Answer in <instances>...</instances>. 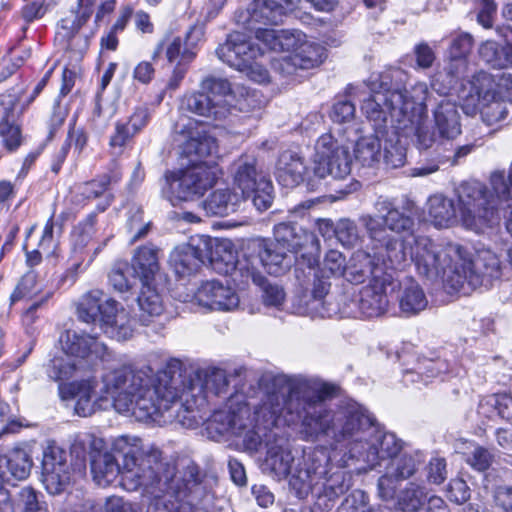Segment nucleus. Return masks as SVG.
Segmentation results:
<instances>
[{
	"label": "nucleus",
	"instance_id": "obj_44",
	"mask_svg": "<svg viewBox=\"0 0 512 512\" xmlns=\"http://www.w3.org/2000/svg\"><path fill=\"white\" fill-rule=\"evenodd\" d=\"M251 279L253 283L263 286L262 299L266 306L280 307L285 299V292L282 287L276 284L266 283L265 278L255 271H247L246 279Z\"/></svg>",
	"mask_w": 512,
	"mask_h": 512
},
{
	"label": "nucleus",
	"instance_id": "obj_6",
	"mask_svg": "<svg viewBox=\"0 0 512 512\" xmlns=\"http://www.w3.org/2000/svg\"><path fill=\"white\" fill-rule=\"evenodd\" d=\"M414 206L412 201H407L399 209L389 199L379 197L374 205L379 215L366 214L360 218L371 242L384 250L383 261L387 268L400 270L407 265L411 240L399 235L413 230Z\"/></svg>",
	"mask_w": 512,
	"mask_h": 512
},
{
	"label": "nucleus",
	"instance_id": "obj_38",
	"mask_svg": "<svg viewBox=\"0 0 512 512\" xmlns=\"http://www.w3.org/2000/svg\"><path fill=\"white\" fill-rule=\"evenodd\" d=\"M183 150L188 155L202 158L216 154L218 152V145L213 136L208 134L202 127H199L189 133Z\"/></svg>",
	"mask_w": 512,
	"mask_h": 512
},
{
	"label": "nucleus",
	"instance_id": "obj_42",
	"mask_svg": "<svg viewBox=\"0 0 512 512\" xmlns=\"http://www.w3.org/2000/svg\"><path fill=\"white\" fill-rule=\"evenodd\" d=\"M491 189L489 192L494 197V203L497 204L498 209L503 203L512 201V163L509 166L507 173L503 171H495L490 177Z\"/></svg>",
	"mask_w": 512,
	"mask_h": 512
},
{
	"label": "nucleus",
	"instance_id": "obj_39",
	"mask_svg": "<svg viewBox=\"0 0 512 512\" xmlns=\"http://www.w3.org/2000/svg\"><path fill=\"white\" fill-rule=\"evenodd\" d=\"M201 90L211 96L213 102L225 104L228 116L232 114L234 86L227 79L209 76L201 82Z\"/></svg>",
	"mask_w": 512,
	"mask_h": 512
},
{
	"label": "nucleus",
	"instance_id": "obj_46",
	"mask_svg": "<svg viewBox=\"0 0 512 512\" xmlns=\"http://www.w3.org/2000/svg\"><path fill=\"white\" fill-rule=\"evenodd\" d=\"M426 499L424 488L411 483L398 498V508L404 512H418Z\"/></svg>",
	"mask_w": 512,
	"mask_h": 512
},
{
	"label": "nucleus",
	"instance_id": "obj_31",
	"mask_svg": "<svg viewBox=\"0 0 512 512\" xmlns=\"http://www.w3.org/2000/svg\"><path fill=\"white\" fill-rule=\"evenodd\" d=\"M241 202L238 192L223 188L213 191L202 202V207L209 216L223 217L236 212Z\"/></svg>",
	"mask_w": 512,
	"mask_h": 512
},
{
	"label": "nucleus",
	"instance_id": "obj_61",
	"mask_svg": "<svg viewBox=\"0 0 512 512\" xmlns=\"http://www.w3.org/2000/svg\"><path fill=\"white\" fill-rule=\"evenodd\" d=\"M490 75L494 83L492 87L493 94L500 99L512 102V74L503 72Z\"/></svg>",
	"mask_w": 512,
	"mask_h": 512
},
{
	"label": "nucleus",
	"instance_id": "obj_28",
	"mask_svg": "<svg viewBox=\"0 0 512 512\" xmlns=\"http://www.w3.org/2000/svg\"><path fill=\"white\" fill-rule=\"evenodd\" d=\"M306 166L303 158L292 151H284L279 156L276 177L284 187H295L303 181Z\"/></svg>",
	"mask_w": 512,
	"mask_h": 512
},
{
	"label": "nucleus",
	"instance_id": "obj_50",
	"mask_svg": "<svg viewBox=\"0 0 512 512\" xmlns=\"http://www.w3.org/2000/svg\"><path fill=\"white\" fill-rule=\"evenodd\" d=\"M338 512H383V510L380 507L377 509L369 507L365 492L355 490L345 498Z\"/></svg>",
	"mask_w": 512,
	"mask_h": 512
},
{
	"label": "nucleus",
	"instance_id": "obj_10",
	"mask_svg": "<svg viewBox=\"0 0 512 512\" xmlns=\"http://www.w3.org/2000/svg\"><path fill=\"white\" fill-rule=\"evenodd\" d=\"M393 74H401V72L395 70L373 74L367 83L372 94L364 100L361 110L377 133L383 131L389 118L395 127L397 125V112L411 103V89L408 91L391 86L389 81Z\"/></svg>",
	"mask_w": 512,
	"mask_h": 512
},
{
	"label": "nucleus",
	"instance_id": "obj_56",
	"mask_svg": "<svg viewBox=\"0 0 512 512\" xmlns=\"http://www.w3.org/2000/svg\"><path fill=\"white\" fill-rule=\"evenodd\" d=\"M303 313L312 318H326L334 315L336 310L332 307V303L328 302L326 298L309 297V299L305 301Z\"/></svg>",
	"mask_w": 512,
	"mask_h": 512
},
{
	"label": "nucleus",
	"instance_id": "obj_9",
	"mask_svg": "<svg viewBox=\"0 0 512 512\" xmlns=\"http://www.w3.org/2000/svg\"><path fill=\"white\" fill-rule=\"evenodd\" d=\"M60 342L66 359L53 360L49 375L56 381L82 376L98 361L107 360L110 356L107 346L96 336L87 333L66 331Z\"/></svg>",
	"mask_w": 512,
	"mask_h": 512
},
{
	"label": "nucleus",
	"instance_id": "obj_18",
	"mask_svg": "<svg viewBox=\"0 0 512 512\" xmlns=\"http://www.w3.org/2000/svg\"><path fill=\"white\" fill-rule=\"evenodd\" d=\"M314 174L319 178L330 175L344 179L351 172L352 158L349 148L341 145L331 134L319 137L315 147Z\"/></svg>",
	"mask_w": 512,
	"mask_h": 512
},
{
	"label": "nucleus",
	"instance_id": "obj_53",
	"mask_svg": "<svg viewBox=\"0 0 512 512\" xmlns=\"http://www.w3.org/2000/svg\"><path fill=\"white\" fill-rule=\"evenodd\" d=\"M384 163L391 168H399L405 164L406 149L400 140L389 139L386 141L383 152Z\"/></svg>",
	"mask_w": 512,
	"mask_h": 512
},
{
	"label": "nucleus",
	"instance_id": "obj_29",
	"mask_svg": "<svg viewBox=\"0 0 512 512\" xmlns=\"http://www.w3.org/2000/svg\"><path fill=\"white\" fill-rule=\"evenodd\" d=\"M182 107L190 112L214 120H223L228 117V110L225 104L213 102L211 96L202 90L186 95L182 101Z\"/></svg>",
	"mask_w": 512,
	"mask_h": 512
},
{
	"label": "nucleus",
	"instance_id": "obj_55",
	"mask_svg": "<svg viewBox=\"0 0 512 512\" xmlns=\"http://www.w3.org/2000/svg\"><path fill=\"white\" fill-rule=\"evenodd\" d=\"M95 0H79V5L83 8L82 16L78 20L71 21V26H69V20L64 19L61 21V31L58 32L62 37H66L71 39L74 37V33L77 32L80 27L87 21L90 17L92 11L91 6L94 4Z\"/></svg>",
	"mask_w": 512,
	"mask_h": 512
},
{
	"label": "nucleus",
	"instance_id": "obj_11",
	"mask_svg": "<svg viewBox=\"0 0 512 512\" xmlns=\"http://www.w3.org/2000/svg\"><path fill=\"white\" fill-rule=\"evenodd\" d=\"M500 275V259L491 249H479L471 259L463 248V260L448 274L445 287L450 293L468 295L476 288L490 284L492 279Z\"/></svg>",
	"mask_w": 512,
	"mask_h": 512
},
{
	"label": "nucleus",
	"instance_id": "obj_20",
	"mask_svg": "<svg viewBox=\"0 0 512 512\" xmlns=\"http://www.w3.org/2000/svg\"><path fill=\"white\" fill-rule=\"evenodd\" d=\"M176 468L174 467V475L168 483L167 490L160 497H147L155 501L154 505L158 508L161 506L163 512H206L202 509L195 508L189 503L182 502L183 497L191 492L199 483V473L195 466H188L184 472L183 485L175 479Z\"/></svg>",
	"mask_w": 512,
	"mask_h": 512
},
{
	"label": "nucleus",
	"instance_id": "obj_35",
	"mask_svg": "<svg viewBox=\"0 0 512 512\" xmlns=\"http://www.w3.org/2000/svg\"><path fill=\"white\" fill-rule=\"evenodd\" d=\"M106 299L101 290L93 289L83 294L76 304L77 318L87 324L95 323L103 316Z\"/></svg>",
	"mask_w": 512,
	"mask_h": 512
},
{
	"label": "nucleus",
	"instance_id": "obj_4",
	"mask_svg": "<svg viewBox=\"0 0 512 512\" xmlns=\"http://www.w3.org/2000/svg\"><path fill=\"white\" fill-rule=\"evenodd\" d=\"M113 448L122 454L121 463L108 452L98 453L91 461L93 479L98 485L107 486L120 476V484L126 491L141 490L143 497L163 495L174 475V465L163 461L158 448H144L140 438L130 436L118 437Z\"/></svg>",
	"mask_w": 512,
	"mask_h": 512
},
{
	"label": "nucleus",
	"instance_id": "obj_62",
	"mask_svg": "<svg viewBox=\"0 0 512 512\" xmlns=\"http://www.w3.org/2000/svg\"><path fill=\"white\" fill-rule=\"evenodd\" d=\"M134 137L130 128L121 122H118L115 126V132L110 137L109 146L112 150L113 155H121L124 151V147L127 142Z\"/></svg>",
	"mask_w": 512,
	"mask_h": 512
},
{
	"label": "nucleus",
	"instance_id": "obj_59",
	"mask_svg": "<svg viewBox=\"0 0 512 512\" xmlns=\"http://www.w3.org/2000/svg\"><path fill=\"white\" fill-rule=\"evenodd\" d=\"M353 260L359 263V268L356 266L349 268L350 274H355L352 280L360 282L375 274V265L369 254L359 251L354 255Z\"/></svg>",
	"mask_w": 512,
	"mask_h": 512
},
{
	"label": "nucleus",
	"instance_id": "obj_17",
	"mask_svg": "<svg viewBox=\"0 0 512 512\" xmlns=\"http://www.w3.org/2000/svg\"><path fill=\"white\" fill-rule=\"evenodd\" d=\"M234 191L241 201L251 199L259 211L267 210L273 201V186L262 172L256 168L255 160H240L233 178Z\"/></svg>",
	"mask_w": 512,
	"mask_h": 512
},
{
	"label": "nucleus",
	"instance_id": "obj_19",
	"mask_svg": "<svg viewBox=\"0 0 512 512\" xmlns=\"http://www.w3.org/2000/svg\"><path fill=\"white\" fill-rule=\"evenodd\" d=\"M41 482L51 495H59L74 482V469L67 452L50 443L43 451L41 463Z\"/></svg>",
	"mask_w": 512,
	"mask_h": 512
},
{
	"label": "nucleus",
	"instance_id": "obj_64",
	"mask_svg": "<svg viewBox=\"0 0 512 512\" xmlns=\"http://www.w3.org/2000/svg\"><path fill=\"white\" fill-rule=\"evenodd\" d=\"M127 225L128 231L131 234V243L145 237L149 230V223H144L141 209H137L136 212L129 217Z\"/></svg>",
	"mask_w": 512,
	"mask_h": 512
},
{
	"label": "nucleus",
	"instance_id": "obj_48",
	"mask_svg": "<svg viewBox=\"0 0 512 512\" xmlns=\"http://www.w3.org/2000/svg\"><path fill=\"white\" fill-rule=\"evenodd\" d=\"M335 236L338 241L347 247H354L360 241V234L356 223L350 219H340L335 225Z\"/></svg>",
	"mask_w": 512,
	"mask_h": 512
},
{
	"label": "nucleus",
	"instance_id": "obj_24",
	"mask_svg": "<svg viewBox=\"0 0 512 512\" xmlns=\"http://www.w3.org/2000/svg\"><path fill=\"white\" fill-rule=\"evenodd\" d=\"M283 11L281 0H253L248 8L249 18L247 20L248 28L255 32L253 41L265 45V41L260 39L258 34L260 31L271 30L267 26L277 25L281 22Z\"/></svg>",
	"mask_w": 512,
	"mask_h": 512
},
{
	"label": "nucleus",
	"instance_id": "obj_58",
	"mask_svg": "<svg viewBox=\"0 0 512 512\" xmlns=\"http://www.w3.org/2000/svg\"><path fill=\"white\" fill-rule=\"evenodd\" d=\"M473 39L468 33L458 35L451 43L450 54L459 65L465 66L464 58L472 49Z\"/></svg>",
	"mask_w": 512,
	"mask_h": 512
},
{
	"label": "nucleus",
	"instance_id": "obj_33",
	"mask_svg": "<svg viewBox=\"0 0 512 512\" xmlns=\"http://www.w3.org/2000/svg\"><path fill=\"white\" fill-rule=\"evenodd\" d=\"M435 125L443 138L453 139L461 133L456 105L448 100L441 101L434 111Z\"/></svg>",
	"mask_w": 512,
	"mask_h": 512
},
{
	"label": "nucleus",
	"instance_id": "obj_41",
	"mask_svg": "<svg viewBox=\"0 0 512 512\" xmlns=\"http://www.w3.org/2000/svg\"><path fill=\"white\" fill-rule=\"evenodd\" d=\"M355 159L364 167H373L381 159V143L377 136L367 135L358 139L354 148Z\"/></svg>",
	"mask_w": 512,
	"mask_h": 512
},
{
	"label": "nucleus",
	"instance_id": "obj_49",
	"mask_svg": "<svg viewBox=\"0 0 512 512\" xmlns=\"http://www.w3.org/2000/svg\"><path fill=\"white\" fill-rule=\"evenodd\" d=\"M39 291L37 285V275L33 271L27 272L18 282L16 288L11 294V303L20 300L30 299Z\"/></svg>",
	"mask_w": 512,
	"mask_h": 512
},
{
	"label": "nucleus",
	"instance_id": "obj_51",
	"mask_svg": "<svg viewBox=\"0 0 512 512\" xmlns=\"http://www.w3.org/2000/svg\"><path fill=\"white\" fill-rule=\"evenodd\" d=\"M315 478L316 474L309 469H299L291 475L289 483L299 498H305L310 492H313Z\"/></svg>",
	"mask_w": 512,
	"mask_h": 512
},
{
	"label": "nucleus",
	"instance_id": "obj_12",
	"mask_svg": "<svg viewBox=\"0 0 512 512\" xmlns=\"http://www.w3.org/2000/svg\"><path fill=\"white\" fill-rule=\"evenodd\" d=\"M493 86L492 76L484 71L464 80L458 91V99L464 113L475 115L479 112L487 125L504 121L508 114L505 100L493 94Z\"/></svg>",
	"mask_w": 512,
	"mask_h": 512
},
{
	"label": "nucleus",
	"instance_id": "obj_30",
	"mask_svg": "<svg viewBox=\"0 0 512 512\" xmlns=\"http://www.w3.org/2000/svg\"><path fill=\"white\" fill-rule=\"evenodd\" d=\"M137 302L140 309L139 320L143 325H148L153 318L159 317L164 311L162 294L156 282L141 283Z\"/></svg>",
	"mask_w": 512,
	"mask_h": 512
},
{
	"label": "nucleus",
	"instance_id": "obj_45",
	"mask_svg": "<svg viewBox=\"0 0 512 512\" xmlns=\"http://www.w3.org/2000/svg\"><path fill=\"white\" fill-rule=\"evenodd\" d=\"M17 506L21 512H49L43 494L30 486L18 492Z\"/></svg>",
	"mask_w": 512,
	"mask_h": 512
},
{
	"label": "nucleus",
	"instance_id": "obj_3",
	"mask_svg": "<svg viewBox=\"0 0 512 512\" xmlns=\"http://www.w3.org/2000/svg\"><path fill=\"white\" fill-rule=\"evenodd\" d=\"M86 372L75 380L59 384L62 399H74L75 413L88 417L97 410L113 407L118 413L133 416L141 422L151 421L155 408L149 396V367L133 369L123 365L102 376V386Z\"/></svg>",
	"mask_w": 512,
	"mask_h": 512
},
{
	"label": "nucleus",
	"instance_id": "obj_22",
	"mask_svg": "<svg viewBox=\"0 0 512 512\" xmlns=\"http://www.w3.org/2000/svg\"><path fill=\"white\" fill-rule=\"evenodd\" d=\"M196 302L205 308L230 311L238 307L239 297L229 286L216 280L206 281L195 292Z\"/></svg>",
	"mask_w": 512,
	"mask_h": 512
},
{
	"label": "nucleus",
	"instance_id": "obj_21",
	"mask_svg": "<svg viewBox=\"0 0 512 512\" xmlns=\"http://www.w3.org/2000/svg\"><path fill=\"white\" fill-rule=\"evenodd\" d=\"M136 325L137 321L129 309L112 298L106 299L99 326L107 337L116 341L129 340L136 331Z\"/></svg>",
	"mask_w": 512,
	"mask_h": 512
},
{
	"label": "nucleus",
	"instance_id": "obj_60",
	"mask_svg": "<svg viewBox=\"0 0 512 512\" xmlns=\"http://www.w3.org/2000/svg\"><path fill=\"white\" fill-rule=\"evenodd\" d=\"M116 113V108L108 102L97 101L92 115V123L97 130H104Z\"/></svg>",
	"mask_w": 512,
	"mask_h": 512
},
{
	"label": "nucleus",
	"instance_id": "obj_23",
	"mask_svg": "<svg viewBox=\"0 0 512 512\" xmlns=\"http://www.w3.org/2000/svg\"><path fill=\"white\" fill-rule=\"evenodd\" d=\"M19 97L14 93L0 95V106L3 107V115L0 121V137L3 146L9 151L17 150L22 144V135L19 125L16 123L20 112L18 111Z\"/></svg>",
	"mask_w": 512,
	"mask_h": 512
},
{
	"label": "nucleus",
	"instance_id": "obj_26",
	"mask_svg": "<svg viewBox=\"0 0 512 512\" xmlns=\"http://www.w3.org/2000/svg\"><path fill=\"white\" fill-rule=\"evenodd\" d=\"M207 253L191 244L177 246L170 254L169 264L180 277L189 276L205 262Z\"/></svg>",
	"mask_w": 512,
	"mask_h": 512
},
{
	"label": "nucleus",
	"instance_id": "obj_25",
	"mask_svg": "<svg viewBox=\"0 0 512 512\" xmlns=\"http://www.w3.org/2000/svg\"><path fill=\"white\" fill-rule=\"evenodd\" d=\"M388 303L386 286L382 280L375 278L371 284L363 287L360 291L358 308L365 317L373 318L383 315L387 310Z\"/></svg>",
	"mask_w": 512,
	"mask_h": 512
},
{
	"label": "nucleus",
	"instance_id": "obj_7",
	"mask_svg": "<svg viewBox=\"0 0 512 512\" xmlns=\"http://www.w3.org/2000/svg\"><path fill=\"white\" fill-rule=\"evenodd\" d=\"M273 234L274 241L261 240L258 244L259 259L269 274H284L298 257L309 268L319 263L320 241L313 232L289 221L276 224Z\"/></svg>",
	"mask_w": 512,
	"mask_h": 512
},
{
	"label": "nucleus",
	"instance_id": "obj_13",
	"mask_svg": "<svg viewBox=\"0 0 512 512\" xmlns=\"http://www.w3.org/2000/svg\"><path fill=\"white\" fill-rule=\"evenodd\" d=\"M266 50L270 49L261 42L253 41L241 32H233L218 46L216 55L228 66L262 84L269 82L270 79L268 70L259 62V59L265 57Z\"/></svg>",
	"mask_w": 512,
	"mask_h": 512
},
{
	"label": "nucleus",
	"instance_id": "obj_16",
	"mask_svg": "<svg viewBox=\"0 0 512 512\" xmlns=\"http://www.w3.org/2000/svg\"><path fill=\"white\" fill-rule=\"evenodd\" d=\"M428 87L419 82L411 87V103L397 112L395 129L403 136L415 134L417 144L421 149H428L434 143V135L426 126V100Z\"/></svg>",
	"mask_w": 512,
	"mask_h": 512
},
{
	"label": "nucleus",
	"instance_id": "obj_15",
	"mask_svg": "<svg viewBox=\"0 0 512 512\" xmlns=\"http://www.w3.org/2000/svg\"><path fill=\"white\" fill-rule=\"evenodd\" d=\"M218 174V167L206 162L193 163L184 169L168 171L164 176L162 194L176 206L181 201L202 196L216 183Z\"/></svg>",
	"mask_w": 512,
	"mask_h": 512
},
{
	"label": "nucleus",
	"instance_id": "obj_43",
	"mask_svg": "<svg viewBox=\"0 0 512 512\" xmlns=\"http://www.w3.org/2000/svg\"><path fill=\"white\" fill-rule=\"evenodd\" d=\"M233 96L232 112L239 111L249 113L261 109L264 105L263 95L259 91L250 89L244 85H234Z\"/></svg>",
	"mask_w": 512,
	"mask_h": 512
},
{
	"label": "nucleus",
	"instance_id": "obj_36",
	"mask_svg": "<svg viewBox=\"0 0 512 512\" xmlns=\"http://www.w3.org/2000/svg\"><path fill=\"white\" fill-rule=\"evenodd\" d=\"M398 302L400 312L406 317L417 315L428 306V299L422 287L413 281L400 288Z\"/></svg>",
	"mask_w": 512,
	"mask_h": 512
},
{
	"label": "nucleus",
	"instance_id": "obj_37",
	"mask_svg": "<svg viewBox=\"0 0 512 512\" xmlns=\"http://www.w3.org/2000/svg\"><path fill=\"white\" fill-rule=\"evenodd\" d=\"M162 51L170 63L178 61V64L187 65L195 57V53L187 47L186 39L172 34L165 36L157 45L153 58L158 57Z\"/></svg>",
	"mask_w": 512,
	"mask_h": 512
},
{
	"label": "nucleus",
	"instance_id": "obj_54",
	"mask_svg": "<svg viewBox=\"0 0 512 512\" xmlns=\"http://www.w3.org/2000/svg\"><path fill=\"white\" fill-rule=\"evenodd\" d=\"M387 469L396 479L404 480L415 473L417 469V462L415 458L410 455H403L399 458L394 457L390 461Z\"/></svg>",
	"mask_w": 512,
	"mask_h": 512
},
{
	"label": "nucleus",
	"instance_id": "obj_14",
	"mask_svg": "<svg viewBox=\"0 0 512 512\" xmlns=\"http://www.w3.org/2000/svg\"><path fill=\"white\" fill-rule=\"evenodd\" d=\"M411 260L418 273L427 278L440 276L446 280L448 274L463 260V247L457 243L437 245L427 237H418L408 245V262Z\"/></svg>",
	"mask_w": 512,
	"mask_h": 512
},
{
	"label": "nucleus",
	"instance_id": "obj_27",
	"mask_svg": "<svg viewBox=\"0 0 512 512\" xmlns=\"http://www.w3.org/2000/svg\"><path fill=\"white\" fill-rule=\"evenodd\" d=\"M159 248L152 245L139 247L132 259V270L141 283L156 282L159 274Z\"/></svg>",
	"mask_w": 512,
	"mask_h": 512
},
{
	"label": "nucleus",
	"instance_id": "obj_52",
	"mask_svg": "<svg viewBox=\"0 0 512 512\" xmlns=\"http://www.w3.org/2000/svg\"><path fill=\"white\" fill-rule=\"evenodd\" d=\"M131 268L127 263H116L109 273V282L118 292H127L134 285L133 279L129 277Z\"/></svg>",
	"mask_w": 512,
	"mask_h": 512
},
{
	"label": "nucleus",
	"instance_id": "obj_32",
	"mask_svg": "<svg viewBox=\"0 0 512 512\" xmlns=\"http://www.w3.org/2000/svg\"><path fill=\"white\" fill-rule=\"evenodd\" d=\"M32 460L22 449H14L6 455H0V479L9 481L10 478L23 480L28 477Z\"/></svg>",
	"mask_w": 512,
	"mask_h": 512
},
{
	"label": "nucleus",
	"instance_id": "obj_8",
	"mask_svg": "<svg viewBox=\"0 0 512 512\" xmlns=\"http://www.w3.org/2000/svg\"><path fill=\"white\" fill-rule=\"evenodd\" d=\"M271 51H287L288 55L272 58L271 65L275 72L284 78L297 74L298 70L312 69L319 66L326 58L325 48L299 30H266L258 34Z\"/></svg>",
	"mask_w": 512,
	"mask_h": 512
},
{
	"label": "nucleus",
	"instance_id": "obj_63",
	"mask_svg": "<svg viewBox=\"0 0 512 512\" xmlns=\"http://www.w3.org/2000/svg\"><path fill=\"white\" fill-rule=\"evenodd\" d=\"M105 512H142V507L139 503L131 502L123 497L112 495L105 499L104 502Z\"/></svg>",
	"mask_w": 512,
	"mask_h": 512
},
{
	"label": "nucleus",
	"instance_id": "obj_5",
	"mask_svg": "<svg viewBox=\"0 0 512 512\" xmlns=\"http://www.w3.org/2000/svg\"><path fill=\"white\" fill-rule=\"evenodd\" d=\"M428 219L436 228L461 224L476 233L484 232L498 219V206L489 189L480 182H467L458 189V202L440 193L426 202Z\"/></svg>",
	"mask_w": 512,
	"mask_h": 512
},
{
	"label": "nucleus",
	"instance_id": "obj_40",
	"mask_svg": "<svg viewBox=\"0 0 512 512\" xmlns=\"http://www.w3.org/2000/svg\"><path fill=\"white\" fill-rule=\"evenodd\" d=\"M478 53L493 68L512 67V45L502 47L495 41L488 40L481 44Z\"/></svg>",
	"mask_w": 512,
	"mask_h": 512
},
{
	"label": "nucleus",
	"instance_id": "obj_47",
	"mask_svg": "<svg viewBox=\"0 0 512 512\" xmlns=\"http://www.w3.org/2000/svg\"><path fill=\"white\" fill-rule=\"evenodd\" d=\"M95 234V215H89L83 222L79 223L73 233L72 242L75 252H85Z\"/></svg>",
	"mask_w": 512,
	"mask_h": 512
},
{
	"label": "nucleus",
	"instance_id": "obj_1",
	"mask_svg": "<svg viewBox=\"0 0 512 512\" xmlns=\"http://www.w3.org/2000/svg\"><path fill=\"white\" fill-rule=\"evenodd\" d=\"M269 382L273 390L256 407L253 420L249 407L232 399L227 410L213 415V421L220 425L219 431L242 437L246 450L257 451L262 443L261 431L275 426L286 413L290 416L287 422L301 419L307 440H325L335 448L342 446L350 458L363 461L371 469L400 452V440L380 429L361 405L326 408L324 401L333 393L328 384L283 374L271 376Z\"/></svg>",
	"mask_w": 512,
	"mask_h": 512
},
{
	"label": "nucleus",
	"instance_id": "obj_57",
	"mask_svg": "<svg viewBox=\"0 0 512 512\" xmlns=\"http://www.w3.org/2000/svg\"><path fill=\"white\" fill-rule=\"evenodd\" d=\"M345 272V257L342 253L337 250L328 251L323 262V275L325 277H329V275L343 276Z\"/></svg>",
	"mask_w": 512,
	"mask_h": 512
},
{
	"label": "nucleus",
	"instance_id": "obj_2",
	"mask_svg": "<svg viewBox=\"0 0 512 512\" xmlns=\"http://www.w3.org/2000/svg\"><path fill=\"white\" fill-rule=\"evenodd\" d=\"M227 386L226 374L218 368L187 370L176 358L155 374L149 367V396L156 410L151 421L194 428L204 419L200 408L209 395H220Z\"/></svg>",
	"mask_w": 512,
	"mask_h": 512
},
{
	"label": "nucleus",
	"instance_id": "obj_34",
	"mask_svg": "<svg viewBox=\"0 0 512 512\" xmlns=\"http://www.w3.org/2000/svg\"><path fill=\"white\" fill-rule=\"evenodd\" d=\"M293 461L294 457L288 448L273 445L267 451L262 470L274 478L282 479L290 474Z\"/></svg>",
	"mask_w": 512,
	"mask_h": 512
}]
</instances>
